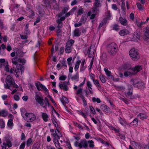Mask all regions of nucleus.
Listing matches in <instances>:
<instances>
[{
  "instance_id": "nucleus-1",
  "label": "nucleus",
  "mask_w": 149,
  "mask_h": 149,
  "mask_svg": "<svg viewBox=\"0 0 149 149\" xmlns=\"http://www.w3.org/2000/svg\"><path fill=\"white\" fill-rule=\"evenodd\" d=\"M35 99L36 102H38L43 107H45L47 105L49 106V101H45V103H44L43 102L44 100L43 98L40 93H36Z\"/></svg>"
},
{
  "instance_id": "nucleus-2",
  "label": "nucleus",
  "mask_w": 149,
  "mask_h": 149,
  "mask_svg": "<svg viewBox=\"0 0 149 149\" xmlns=\"http://www.w3.org/2000/svg\"><path fill=\"white\" fill-rule=\"evenodd\" d=\"M107 47L108 52L113 55L116 54L118 49V46L115 42H111L108 44Z\"/></svg>"
},
{
  "instance_id": "nucleus-3",
  "label": "nucleus",
  "mask_w": 149,
  "mask_h": 149,
  "mask_svg": "<svg viewBox=\"0 0 149 149\" xmlns=\"http://www.w3.org/2000/svg\"><path fill=\"white\" fill-rule=\"evenodd\" d=\"M129 54L132 60L136 61L140 58L139 54L137 49L135 48L131 49L129 52Z\"/></svg>"
},
{
  "instance_id": "nucleus-4",
  "label": "nucleus",
  "mask_w": 149,
  "mask_h": 149,
  "mask_svg": "<svg viewBox=\"0 0 149 149\" xmlns=\"http://www.w3.org/2000/svg\"><path fill=\"white\" fill-rule=\"evenodd\" d=\"M14 80L13 78L10 75L7 76L5 82L6 84H4V87L6 89L10 90V86L14 84Z\"/></svg>"
},
{
  "instance_id": "nucleus-5",
  "label": "nucleus",
  "mask_w": 149,
  "mask_h": 149,
  "mask_svg": "<svg viewBox=\"0 0 149 149\" xmlns=\"http://www.w3.org/2000/svg\"><path fill=\"white\" fill-rule=\"evenodd\" d=\"M131 83L133 86L140 89H143L145 87L144 84L141 81L136 82V79H132L131 80Z\"/></svg>"
},
{
  "instance_id": "nucleus-6",
  "label": "nucleus",
  "mask_w": 149,
  "mask_h": 149,
  "mask_svg": "<svg viewBox=\"0 0 149 149\" xmlns=\"http://www.w3.org/2000/svg\"><path fill=\"white\" fill-rule=\"evenodd\" d=\"M25 116L24 119L28 122L34 121L36 118L35 115L32 113H25Z\"/></svg>"
},
{
  "instance_id": "nucleus-7",
  "label": "nucleus",
  "mask_w": 149,
  "mask_h": 149,
  "mask_svg": "<svg viewBox=\"0 0 149 149\" xmlns=\"http://www.w3.org/2000/svg\"><path fill=\"white\" fill-rule=\"evenodd\" d=\"M94 7L92 8V12L94 13L99 11L98 8L101 6V1L100 0H95L93 4Z\"/></svg>"
},
{
  "instance_id": "nucleus-8",
  "label": "nucleus",
  "mask_w": 149,
  "mask_h": 149,
  "mask_svg": "<svg viewBox=\"0 0 149 149\" xmlns=\"http://www.w3.org/2000/svg\"><path fill=\"white\" fill-rule=\"evenodd\" d=\"M83 89L81 88H78L76 91V94L77 95H79V96L81 98L84 105L86 106L87 105V103L85 100V98L82 92Z\"/></svg>"
},
{
  "instance_id": "nucleus-9",
  "label": "nucleus",
  "mask_w": 149,
  "mask_h": 149,
  "mask_svg": "<svg viewBox=\"0 0 149 149\" xmlns=\"http://www.w3.org/2000/svg\"><path fill=\"white\" fill-rule=\"evenodd\" d=\"M87 142V141L86 139H84L83 141H81V142L79 143L78 147L80 148H87L88 147Z\"/></svg>"
},
{
  "instance_id": "nucleus-10",
  "label": "nucleus",
  "mask_w": 149,
  "mask_h": 149,
  "mask_svg": "<svg viewBox=\"0 0 149 149\" xmlns=\"http://www.w3.org/2000/svg\"><path fill=\"white\" fill-rule=\"evenodd\" d=\"M36 85L38 90L39 91L41 90L40 87L45 91H48L45 86L43 85L39 82H38L37 83H36Z\"/></svg>"
},
{
  "instance_id": "nucleus-11",
  "label": "nucleus",
  "mask_w": 149,
  "mask_h": 149,
  "mask_svg": "<svg viewBox=\"0 0 149 149\" xmlns=\"http://www.w3.org/2000/svg\"><path fill=\"white\" fill-rule=\"evenodd\" d=\"M6 142H3V146H2V147H5L6 148L7 146L8 148L11 147L12 146V143L11 141L9 139H7L6 140Z\"/></svg>"
},
{
  "instance_id": "nucleus-12",
  "label": "nucleus",
  "mask_w": 149,
  "mask_h": 149,
  "mask_svg": "<svg viewBox=\"0 0 149 149\" xmlns=\"http://www.w3.org/2000/svg\"><path fill=\"white\" fill-rule=\"evenodd\" d=\"M81 28H76L74 31L73 32L74 37H79L81 34Z\"/></svg>"
},
{
  "instance_id": "nucleus-13",
  "label": "nucleus",
  "mask_w": 149,
  "mask_h": 149,
  "mask_svg": "<svg viewBox=\"0 0 149 149\" xmlns=\"http://www.w3.org/2000/svg\"><path fill=\"white\" fill-rule=\"evenodd\" d=\"M119 21L120 23L122 25L124 26L127 25L128 24L127 21L125 18H123L122 17H120L119 18Z\"/></svg>"
},
{
  "instance_id": "nucleus-14",
  "label": "nucleus",
  "mask_w": 149,
  "mask_h": 149,
  "mask_svg": "<svg viewBox=\"0 0 149 149\" xmlns=\"http://www.w3.org/2000/svg\"><path fill=\"white\" fill-rule=\"evenodd\" d=\"M8 114V111L6 109H4L1 110L0 113V116L5 117L7 116Z\"/></svg>"
},
{
  "instance_id": "nucleus-15",
  "label": "nucleus",
  "mask_w": 149,
  "mask_h": 149,
  "mask_svg": "<svg viewBox=\"0 0 149 149\" xmlns=\"http://www.w3.org/2000/svg\"><path fill=\"white\" fill-rule=\"evenodd\" d=\"M130 33L129 31L127 29H124L120 30L119 32L120 35L122 36H124L129 34Z\"/></svg>"
},
{
  "instance_id": "nucleus-16",
  "label": "nucleus",
  "mask_w": 149,
  "mask_h": 149,
  "mask_svg": "<svg viewBox=\"0 0 149 149\" xmlns=\"http://www.w3.org/2000/svg\"><path fill=\"white\" fill-rule=\"evenodd\" d=\"M101 109H102L106 112H108L109 113L111 112L110 108L106 105L103 104V105H101Z\"/></svg>"
},
{
  "instance_id": "nucleus-17",
  "label": "nucleus",
  "mask_w": 149,
  "mask_h": 149,
  "mask_svg": "<svg viewBox=\"0 0 149 149\" xmlns=\"http://www.w3.org/2000/svg\"><path fill=\"white\" fill-rule=\"evenodd\" d=\"M61 101L63 104L64 105L69 102L68 99L65 97L62 96V98L61 99Z\"/></svg>"
},
{
  "instance_id": "nucleus-18",
  "label": "nucleus",
  "mask_w": 149,
  "mask_h": 149,
  "mask_svg": "<svg viewBox=\"0 0 149 149\" xmlns=\"http://www.w3.org/2000/svg\"><path fill=\"white\" fill-rule=\"evenodd\" d=\"M42 117L45 122H46L48 121V116L46 113H41Z\"/></svg>"
},
{
  "instance_id": "nucleus-19",
  "label": "nucleus",
  "mask_w": 149,
  "mask_h": 149,
  "mask_svg": "<svg viewBox=\"0 0 149 149\" xmlns=\"http://www.w3.org/2000/svg\"><path fill=\"white\" fill-rule=\"evenodd\" d=\"M68 10V8L67 7H65L63 8L62 12L60 14H58V15L59 17L65 14L66 13Z\"/></svg>"
},
{
  "instance_id": "nucleus-20",
  "label": "nucleus",
  "mask_w": 149,
  "mask_h": 149,
  "mask_svg": "<svg viewBox=\"0 0 149 149\" xmlns=\"http://www.w3.org/2000/svg\"><path fill=\"white\" fill-rule=\"evenodd\" d=\"M79 79V75L78 72H77L76 74L74 75L71 78V79L72 81H78Z\"/></svg>"
},
{
  "instance_id": "nucleus-21",
  "label": "nucleus",
  "mask_w": 149,
  "mask_h": 149,
  "mask_svg": "<svg viewBox=\"0 0 149 149\" xmlns=\"http://www.w3.org/2000/svg\"><path fill=\"white\" fill-rule=\"evenodd\" d=\"M19 61V58H18L17 55L14 58H13L12 60V63L15 65H17L18 63V61Z\"/></svg>"
},
{
  "instance_id": "nucleus-22",
  "label": "nucleus",
  "mask_w": 149,
  "mask_h": 149,
  "mask_svg": "<svg viewBox=\"0 0 149 149\" xmlns=\"http://www.w3.org/2000/svg\"><path fill=\"white\" fill-rule=\"evenodd\" d=\"M137 117H139L140 118L141 120L147 118L148 117L147 116L146 114L143 113H140L138 115Z\"/></svg>"
},
{
  "instance_id": "nucleus-23",
  "label": "nucleus",
  "mask_w": 149,
  "mask_h": 149,
  "mask_svg": "<svg viewBox=\"0 0 149 149\" xmlns=\"http://www.w3.org/2000/svg\"><path fill=\"white\" fill-rule=\"evenodd\" d=\"M87 145L88 144L89 147L90 148H93L94 146V141L93 140L87 141Z\"/></svg>"
},
{
  "instance_id": "nucleus-24",
  "label": "nucleus",
  "mask_w": 149,
  "mask_h": 149,
  "mask_svg": "<svg viewBox=\"0 0 149 149\" xmlns=\"http://www.w3.org/2000/svg\"><path fill=\"white\" fill-rule=\"evenodd\" d=\"M59 86L60 88L61 89H63L65 91H67L68 90V87L67 86H65V85H64L63 84H61L60 83L59 84Z\"/></svg>"
},
{
  "instance_id": "nucleus-25",
  "label": "nucleus",
  "mask_w": 149,
  "mask_h": 149,
  "mask_svg": "<svg viewBox=\"0 0 149 149\" xmlns=\"http://www.w3.org/2000/svg\"><path fill=\"white\" fill-rule=\"evenodd\" d=\"M136 73L140 71L142 69V67L141 65H136L134 68H133Z\"/></svg>"
},
{
  "instance_id": "nucleus-26",
  "label": "nucleus",
  "mask_w": 149,
  "mask_h": 149,
  "mask_svg": "<svg viewBox=\"0 0 149 149\" xmlns=\"http://www.w3.org/2000/svg\"><path fill=\"white\" fill-rule=\"evenodd\" d=\"M94 84L97 87V88H100V89L102 88V87L100 84L98 80H95L94 81H93Z\"/></svg>"
},
{
  "instance_id": "nucleus-27",
  "label": "nucleus",
  "mask_w": 149,
  "mask_h": 149,
  "mask_svg": "<svg viewBox=\"0 0 149 149\" xmlns=\"http://www.w3.org/2000/svg\"><path fill=\"white\" fill-rule=\"evenodd\" d=\"M81 63V61L80 60H78L76 62L74 68L75 71H76L78 70Z\"/></svg>"
},
{
  "instance_id": "nucleus-28",
  "label": "nucleus",
  "mask_w": 149,
  "mask_h": 149,
  "mask_svg": "<svg viewBox=\"0 0 149 149\" xmlns=\"http://www.w3.org/2000/svg\"><path fill=\"white\" fill-rule=\"evenodd\" d=\"M128 71V73L129 74L130 76H131L135 74H136L135 70L133 68L129 69Z\"/></svg>"
},
{
  "instance_id": "nucleus-29",
  "label": "nucleus",
  "mask_w": 149,
  "mask_h": 149,
  "mask_svg": "<svg viewBox=\"0 0 149 149\" xmlns=\"http://www.w3.org/2000/svg\"><path fill=\"white\" fill-rule=\"evenodd\" d=\"M53 142L55 146L56 147L59 146V145H60V143L58 140V139L53 138Z\"/></svg>"
},
{
  "instance_id": "nucleus-30",
  "label": "nucleus",
  "mask_w": 149,
  "mask_h": 149,
  "mask_svg": "<svg viewBox=\"0 0 149 149\" xmlns=\"http://www.w3.org/2000/svg\"><path fill=\"white\" fill-rule=\"evenodd\" d=\"M7 125L8 127H13V119L10 118L8 120L7 123Z\"/></svg>"
},
{
  "instance_id": "nucleus-31",
  "label": "nucleus",
  "mask_w": 149,
  "mask_h": 149,
  "mask_svg": "<svg viewBox=\"0 0 149 149\" xmlns=\"http://www.w3.org/2000/svg\"><path fill=\"white\" fill-rule=\"evenodd\" d=\"M4 121L3 119H0V127L1 129H3L5 127Z\"/></svg>"
},
{
  "instance_id": "nucleus-32",
  "label": "nucleus",
  "mask_w": 149,
  "mask_h": 149,
  "mask_svg": "<svg viewBox=\"0 0 149 149\" xmlns=\"http://www.w3.org/2000/svg\"><path fill=\"white\" fill-rule=\"evenodd\" d=\"M105 77V76L103 75H100L99 76V78L101 81L103 83H104L106 82Z\"/></svg>"
},
{
  "instance_id": "nucleus-33",
  "label": "nucleus",
  "mask_w": 149,
  "mask_h": 149,
  "mask_svg": "<svg viewBox=\"0 0 149 149\" xmlns=\"http://www.w3.org/2000/svg\"><path fill=\"white\" fill-rule=\"evenodd\" d=\"M52 121L55 127H56V128H58L59 127V126L58 125L57 122L55 120L54 118H52Z\"/></svg>"
},
{
  "instance_id": "nucleus-34",
  "label": "nucleus",
  "mask_w": 149,
  "mask_h": 149,
  "mask_svg": "<svg viewBox=\"0 0 149 149\" xmlns=\"http://www.w3.org/2000/svg\"><path fill=\"white\" fill-rule=\"evenodd\" d=\"M138 122V119L136 118H135L134 120L130 124L132 125H137Z\"/></svg>"
},
{
  "instance_id": "nucleus-35",
  "label": "nucleus",
  "mask_w": 149,
  "mask_h": 149,
  "mask_svg": "<svg viewBox=\"0 0 149 149\" xmlns=\"http://www.w3.org/2000/svg\"><path fill=\"white\" fill-rule=\"evenodd\" d=\"M107 19L106 18H104L102 20V21L100 23L99 27V28L102 27L104 24H105L107 22Z\"/></svg>"
},
{
  "instance_id": "nucleus-36",
  "label": "nucleus",
  "mask_w": 149,
  "mask_h": 149,
  "mask_svg": "<svg viewBox=\"0 0 149 149\" xmlns=\"http://www.w3.org/2000/svg\"><path fill=\"white\" fill-rule=\"evenodd\" d=\"M92 100L94 102H97V103H99L101 102L100 99L98 98H96L95 97H93L92 98Z\"/></svg>"
},
{
  "instance_id": "nucleus-37",
  "label": "nucleus",
  "mask_w": 149,
  "mask_h": 149,
  "mask_svg": "<svg viewBox=\"0 0 149 149\" xmlns=\"http://www.w3.org/2000/svg\"><path fill=\"white\" fill-rule=\"evenodd\" d=\"M56 22L58 24L57 26V29H61L63 27V22H60L57 21H56Z\"/></svg>"
},
{
  "instance_id": "nucleus-38",
  "label": "nucleus",
  "mask_w": 149,
  "mask_h": 149,
  "mask_svg": "<svg viewBox=\"0 0 149 149\" xmlns=\"http://www.w3.org/2000/svg\"><path fill=\"white\" fill-rule=\"evenodd\" d=\"M32 141V139L31 138L28 139L26 141V146L29 147L30 146Z\"/></svg>"
},
{
  "instance_id": "nucleus-39",
  "label": "nucleus",
  "mask_w": 149,
  "mask_h": 149,
  "mask_svg": "<svg viewBox=\"0 0 149 149\" xmlns=\"http://www.w3.org/2000/svg\"><path fill=\"white\" fill-rule=\"evenodd\" d=\"M93 60H94V58H93L91 61L90 62V65L89 66L88 70L90 71V72L91 71V69L92 67V66H93Z\"/></svg>"
},
{
  "instance_id": "nucleus-40",
  "label": "nucleus",
  "mask_w": 149,
  "mask_h": 149,
  "mask_svg": "<svg viewBox=\"0 0 149 149\" xmlns=\"http://www.w3.org/2000/svg\"><path fill=\"white\" fill-rule=\"evenodd\" d=\"M6 65L4 68V70L6 72H9V68L8 63L5 64Z\"/></svg>"
},
{
  "instance_id": "nucleus-41",
  "label": "nucleus",
  "mask_w": 149,
  "mask_h": 149,
  "mask_svg": "<svg viewBox=\"0 0 149 149\" xmlns=\"http://www.w3.org/2000/svg\"><path fill=\"white\" fill-rule=\"evenodd\" d=\"M104 70L106 72V75L108 77H110L111 75V72L106 68H104Z\"/></svg>"
},
{
  "instance_id": "nucleus-42",
  "label": "nucleus",
  "mask_w": 149,
  "mask_h": 149,
  "mask_svg": "<svg viewBox=\"0 0 149 149\" xmlns=\"http://www.w3.org/2000/svg\"><path fill=\"white\" fill-rule=\"evenodd\" d=\"M109 128L111 130H114L116 132L118 133L119 132V130L118 129H116L112 125L109 127Z\"/></svg>"
},
{
  "instance_id": "nucleus-43",
  "label": "nucleus",
  "mask_w": 149,
  "mask_h": 149,
  "mask_svg": "<svg viewBox=\"0 0 149 149\" xmlns=\"http://www.w3.org/2000/svg\"><path fill=\"white\" fill-rule=\"evenodd\" d=\"M84 13V10L83 8H80L78 9L77 12V15H81V14Z\"/></svg>"
},
{
  "instance_id": "nucleus-44",
  "label": "nucleus",
  "mask_w": 149,
  "mask_h": 149,
  "mask_svg": "<svg viewBox=\"0 0 149 149\" xmlns=\"http://www.w3.org/2000/svg\"><path fill=\"white\" fill-rule=\"evenodd\" d=\"M61 17L60 18L56 20V21L60 22H63L62 21L65 20V16L60 17Z\"/></svg>"
},
{
  "instance_id": "nucleus-45",
  "label": "nucleus",
  "mask_w": 149,
  "mask_h": 149,
  "mask_svg": "<svg viewBox=\"0 0 149 149\" xmlns=\"http://www.w3.org/2000/svg\"><path fill=\"white\" fill-rule=\"evenodd\" d=\"M86 85L88 88H90L91 89V88L92 87V85L90 81H88L86 82Z\"/></svg>"
},
{
  "instance_id": "nucleus-46",
  "label": "nucleus",
  "mask_w": 149,
  "mask_h": 149,
  "mask_svg": "<svg viewBox=\"0 0 149 149\" xmlns=\"http://www.w3.org/2000/svg\"><path fill=\"white\" fill-rule=\"evenodd\" d=\"M72 59V57H70L68 58L67 59L68 64L69 65H72V63H71V61Z\"/></svg>"
},
{
  "instance_id": "nucleus-47",
  "label": "nucleus",
  "mask_w": 149,
  "mask_h": 149,
  "mask_svg": "<svg viewBox=\"0 0 149 149\" xmlns=\"http://www.w3.org/2000/svg\"><path fill=\"white\" fill-rule=\"evenodd\" d=\"M61 63L63 66L67 67L66 61L65 59H63V60H62Z\"/></svg>"
},
{
  "instance_id": "nucleus-48",
  "label": "nucleus",
  "mask_w": 149,
  "mask_h": 149,
  "mask_svg": "<svg viewBox=\"0 0 149 149\" xmlns=\"http://www.w3.org/2000/svg\"><path fill=\"white\" fill-rule=\"evenodd\" d=\"M119 120L120 123L122 125H124L125 123V121L124 120L121 118L120 117L119 119Z\"/></svg>"
},
{
  "instance_id": "nucleus-49",
  "label": "nucleus",
  "mask_w": 149,
  "mask_h": 149,
  "mask_svg": "<svg viewBox=\"0 0 149 149\" xmlns=\"http://www.w3.org/2000/svg\"><path fill=\"white\" fill-rule=\"evenodd\" d=\"M18 62L22 63V64H24L26 62V60L24 58H19Z\"/></svg>"
},
{
  "instance_id": "nucleus-50",
  "label": "nucleus",
  "mask_w": 149,
  "mask_h": 149,
  "mask_svg": "<svg viewBox=\"0 0 149 149\" xmlns=\"http://www.w3.org/2000/svg\"><path fill=\"white\" fill-rule=\"evenodd\" d=\"M14 100L17 101H18L20 99V97L19 96L17 95H15L13 97Z\"/></svg>"
},
{
  "instance_id": "nucleus-51",
  "label": "nucleus",
  "mask_w": 149,
  "mask_h": 149,
  "mask_svg": "<svg viewBox=\"0 0 149 149\" xmlns=\"http://www.w3.org/2000/svg\"><path fill=\"white\" fill-rule=\"evenodd\" d=\"M67 78V76L65 75H62L60 77L59 79L60 80L64 81Z\"/></svg>"
},
{
  "instance_id": "nucleus-52",
  "label": "nucleus",
  "mask_w": 149,
  "mask_h": 149,
  "mask_svg": "<svg viewBox=\"0 0 149 149\" xmlns=\"http://www.w3.org/2000/svg\"><path fill=\"white\" fill-rule=\"evenodd\" d=\"M136 5L138 8L139 10H143V7L139 3L137 2L136 3Z\"/></svg>"
},
{
  "instance_id": "nucleus-53",
  "label": "nucleus",
  "mask_w": 149,
  "mask_h": 149,
  "mask_svg": "<svg viewBox=\"0 0 149 149\" xmlns=\"http://www.w3.org/2000/svg\"><path fill=\"white\" fill-rule=\"evenodd\" d=\"M113 29L116 31L119 30L118 25L116 24H115L113 27Z\"/></svg>"
},
{
  "instance_id": "nucleus-54",
  "label": "nucleus",
  "mask_w": 149,
  "mask_h": 149,
  "mask_svg": "<svg viewBox=\"0 0 149 149\" xmlns=\"http://www.w3.org/2000/svg\"><path fill=\"white\" fill-rule=\"evenodd\" d=\"M65 52L67 53H70L71 51V48L70 47H66Z\"/></svg>"
},
{
  "instance_id": "nucleus-55",
  "label": "nucleus",
  "mask_w": 149,
  "mask_h": 149,
  "mask_svg": "<svg viewBox=\"0 0 149 149\" xmlns=\"http://www.w3.org/2000/svg\"><path fill=\"white\" fill-rule=\"evenodd\" d=\"M89 76L90 77L91 79L93 80V81L95 80V76L93 74H89Z\"/></svg>"
},
{
  "instance_id": "nucleus-56",
  "label": "nucleus",
  "mask_w": 149,
  "mask_h": 149,
  "mask_svg": "<svg viewBox=\"0 0 149 149\" xmlns=\"http://www.w3.org/2000/svg\"><path fill=\"white\" fill-rule=\"evenodd\" d=\"M25 142H22L20 146L19 149H24L25 148Z\"/></svg>"
},
{
  "instance_id": "nucleus-57",
  "label": "nucleus",
  "mask_w": 149,
  "mask_h": 149,
  "mask_svg": "<svg viewBox=\"0 0 149 149\" xmlns=\"http://www.w3.org/2000/svg\"><path fill=\"white\" fill-rule=\"evenodd\" d=\"M145 35L147 38L149 39V29L145 31Z\"/></svg>"
},
{
  "instance_id": "nucleus-58",
  "label": "nucleus",
  "mask_w": 149,
  "mask_h": 149,
  "mask_svg": "<svg viewBox=\"0 0 149 149\" xmlns=\"http://www.w3.org/2000/svg\"><path fill=\"white\" fill-rule=\"evenodd\" d=\"M92 113L93 114H95L96 112L94 110V108L92 106H91L89 107Z\"/></svg>"
},
{
  "instance_id": "nucleus-59",
  "label": "nucleus",
  "mask_w": 149,
  "mask_h": 149,
  "mask_svg": "<svg viewBox=\"0 0 149 149\" xmlns=\"http://www.w3.org/2000/svg\"><path fill=\"white\" fill-rule=\"evenodd\" d=\"M86 66H84V65H81L80 68V72H82L84 71L86 69Z\"/></svg>"
},
{
  "instance_id": "nucleus-60",
  "label": "nucleus",
  "mask_w": 149,
  "mask_h": 149,
  "mask_svg": "<svg viewBox=\"0 0 149 149\" xmlns=\"http://www.w3.org/2000/svg\"><path fill=\"white\" fill-rule=\"evenodd\" d=\"M26 139V137L24 134L22 132L21 135V140H25Z\"/></svg>"
},
{
  "instance_id": "nucleus-61",
  "label": "nucleus",
  "mask_w": 149,
  "mask_h": 149,
  "mask_svg": "<svg viewBox=\"0 0 149 149\" xmlns=\"http://www.w3.org/2000/svg\"><path fill=\"white\" fill-rule=\"evenodd\" d=\"M115 88L118 90H123L125 88L123 86H118L116 85L114 86Z\"/></svg>"
},
{
  "instance_id": "nucleus-62",
  "label": "nucleus",
  "mask_w": 149,
  "mask_h": 149,
  "mask_svg": "<svg viewBox=\"0 0 149 149\" xmlns=\"http://www.w3.org/2000/svg\"><path fill=\"white\" fill-rule=\"evenodd\" d=\"M121 8L122 10L123 11H124L125 9V4L124 2H123L122 3L121 6Z\"/></svg>"
},
{
  "instance_id": "nucleus-63",
  "label": "nucleus",
  "mask_w": 149,
  "mask_h": 149,
  "mask_svg": "<svg viewBox=\"0 0 149 149\" xmlns=\"http://www.w3.org/2000/svg\"><path fill=\"white\" fill-rule=\"evenodd\" d=\"M132 94V91H128L127 93L126 94V97H128V96H129L131 95Z\"/></svg>"
},
{
  "instance_id": "nucleus-64",
  "label": "nucleus",
  "mask_w": 149,
  "mask_h": 149,
  "mask_svg": "<svg viewBox=\"0 0 149 149\" xmlns=\"http://www.w3.org/2000/svg\"><path fill=\"white\" fill-rule=\"evenodd\" d=\"M16 71V69L14 67H13L11 68L10 70H9L10 72V73H13L14 72Z\"/></svg>"
}]
</instances>
